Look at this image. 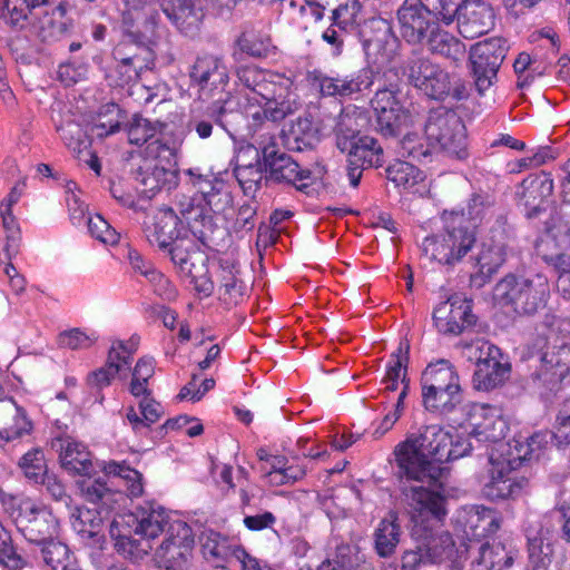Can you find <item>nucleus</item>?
<instances>
[{"instance_id":"62","label":"nucleus","mask_w":570,"mask_h":570,"mask_svg":"<svg viewBox=\"0 0 570 570\" xmlns=\"http://www.w3.org/2000/svg\"><path fill=\"white\" fill-rule=\"evenodd\" d=\"M401 155L411 157L414 160L426 158L433 153L429 142L424 145L417 134H407L401 140Z\"/></svg>"},{"instance_id":"38","label":"nucleus","mask_w":570,"mask_h":570,"mask_svg":"<svg viewBox=\"0 0 570 570\" xmlns=\"http://www.w3.org/2000/svg\"><path fill=\"white\" fill-rule=\"evenodd\" d=\"M409 354V344L401 343L397 351L392 354V358L387 365L386 374L383 380L385 389L395 391L401 385L402 390L407 394L409 381L406 379V363Z\"/></svg>"},{"instance_id":"13","label":"nucleus","mask_w":570,"mask_h":570,"mask_svg":"<svg viewBox=\"0 0 570 570\" xmlns=\"http://www.w3.org/2000/svg\"><path fill=\"white\" fill-rule=\"evenodd\" d=\"M469 361L475 362L473 386L478 391H491L501 386L509 377L510 366L502 363L499 350L484 341H476L464 347Z\"/></svg>"},{"instance_id":"49","label":"nucleus","mask_w":570,"mask_h":570,"mask_svg":"<svg viewBox=\"0 0 570 570\" xmlns=\"http://www.w3.org/2000/svg\"><path fill=\"white\" fill-rule=\"evenodd\" d=\"M42 557L51 570H66L73 561L69 548L65 543L53 540L43 543Z\"/></svg>"},{"instance_id":"15","label":"nucleus","mask_w":570,"mask_h":570,"mask_svg":"<svg viewBox=\"0 0 570 570\" xmlns=\"http://www.w3.org/2000/svg\"><path fill=\"white\" fill-rule=\"evenodd\" d=\"M371 102L377 130L383 136H396L411 126L412 117L401 105L399 92L394 88L379 89Z\"/></svg>"},{"instance_id":"19","label":"nucleus","mask_w":570,"mask_h":570,"mask_svg":"<svg viewBox=\"0 0 570 570\" xmlns=\"http://www.w3.org/2000/svg\"><path fill=\"white\" fill-rule=\"evenodd\" d=\"M490 478L484 484L483 492L489 499H512L520 495L529 484V480L521 475L515 465H509L494 453L490 454Z\"/></svg>"},{"instance_id":"50","label":"nucleus","mask_w":570,"mask_h":570,"mask_svg":"<svg viewBox=\"0 0 570 570\" xmlns=\"http://www.w3.org/2000/svg\"><path fill=\"white\" fill-rule=\"evenodd\" d=\"M168 175H170V173L165 168L146 161L145 165L140 167L137 179L144 186L142 193L151 196L163 188L167 181Z\"/></svg>"},{"instance_id":"28","label":"nucleus","mask_w":570,"mask_h":570,"mask_svg":"<svg viewBox=\"0 0 570 570\" xmlns=\"http://www.w3.org/2000/svg\"><path fill=\"white\" fill-rule=\"evenodd\" d=\"M387 178L397 187L420 197L430 194V183L422 170L407 161H396L387 167Z\"/></svg>"},{"instance_id":"8","label":"nucleus","mask_w":570,"mask_h":570,"mask_svg":"<svg viewBox=\"0 0 570 570\" xmlns=\"http://www.w3.org/2000/svg\"><path fill=\"white\" fill-rule=\"evenodd\" d=\"M365 122L366 117L356 109L352 112H342L338 121L337 147L343 153H347L348 161L352 165L380 167L384 163L383 148L373 137L362 136L357 132Z\"/></svg>"},{"instance_id":"20","label":"nucleus","mask_w":570,"mask_h":570,"mask_svg":"<svg viewBox=\"0 0 570 570\" xmlns=\"http://www.w3.org/2000/svg\"><path fill=\"white\" fill-rule=\"evenodd\" d=\"M409 80L426 96L440 99L450 92L453 76L428 59L413 60L407 69Z\"/></svg>"},{"instance_id":"64","label":"nucleus","mask_w":570,"mask_h":570,"mask_svg":"<svg viewBox=\"0 0 570 570\" xmlns=\"http://www.w3.org/2000/svg\"><path fill=\"white\" fill-rule=\"evenodd\" d=\"M360 4L356 0H346L333 10L332 19L336 27L346 30L356 22Z\"/></svg>"},{"instance_id":"60","label":"nucleus","mask_w":570,"mask_h":570,"mask_svg":"<svg viewBox=\"0 0 570 570\" xmlns=\"http://www.w3.org/2000/svg\"><path fill=\"white\" fill-rule=\"evenodd\" d=\"M0 563L11 570H21L26 560L18 554L11 546V538L8 531L0 523Z\"/></svg>"},{"instance_id":"32","label":"nucleus","mask_w":570,"mask_h":570,"mask_svg":"<svg viewBox=\"0 0 570 570\" xmlns=\"http://www.w3.org/2000/svg\"><path fill=\"white\" fill-rule=\"evenodd\" d=\"M217 209V203L212 199L183 196L179 199V210L193 233H203L200 227L212 224V214Z\"/></svg>"},{"instance_id":"54","label":"nucleus","mask_w":570,"mask_h":570,"mask_svg":"<svg viewBox=\"0 0 570 570\" xmlns=\"http://www.w3.org/2000/svg\"><path fill=\"white\" fill-rule=\"evenodd\" d=\"M161 126L147 118L135 116L128 127L130 144L142 145L151 140L160 131Z\"/></svg>"},{"instance_id":"24","label":"nucleus","mask_w":570,"mask_h":570,"mask_svg":"<svg viewBox=\"0 0 570 570\" xmlns=\"http://www.w3.org/2000/svg\"><path fill=\"white\" fill-rule=\"evenodd\" d=\"M432 20V11L421 0H404L397 10L400 32L407 42H420Z\"/></svg>"},{"instance_id":"30","label":"nucleus","mask_w":570,"mask_h":570,"mask_svg":"<svg viewBox=\"0 0 570 570\" xmlns=\"http://www.w3.org/2000/svg\"><path fill=\"white\" fill-rule=\"evenodd\" d=\"M505 245L502 239L484 240L476 256L478 271L472 275L473 282L482 285L495 274L505 261Z\"/></svg>"},{"instance_id":"43","label":"nucleus","mask_w":570,"mask_h":570,"mask_svg":"<svg viewBox=\"0 0 570 570\" xmlns=\"http://www.w3.org/2000/svg\"><path fill=\"white\" fill-rule=\"evenodd\" d=\"M73 530L82 538L98 535L104 527V518L96 509L75 508L70 513Z\"/></svg>"},{"instance_id":"9","label":"nucleus","mask_w":570,"mask_h":570,"mask_svg":"<svg viewBox=\"0 0 570 570\" xmlns=\"http://www.w3.org/2000/svg\"><path fill=\"white\" fill-rule=\"evenodd\" d=\"M463 420L460 423L462 432L456 429H451L452 432H458L465 438L466 433L470 438L476 439L479 442H493L501 441L508 432V422L503 415L502 409L497 405L488 403H468L462 406Z\"/></svg>"},{"instance_id":"7","label":"nucleus","mask_w":570,"mask_h":570,"mask_svg":"<svg viewBox=\"0 0 570 570\" xmlns=\"http://www.w3.org/2000/svg\"><path fill=\"white\" fill-rule=\"evenodd\" d=\"M550 294L548 278L507 276L494 287L493 298L501 306H511L519 314H533L542 308Z\"/></svg>"},{"instance_id":"48","label":"nucleus","mask_w":570,"mask_h":570,"mask_svg":"<svg viewBox=\"0 0 570 570\" xmlns=\"http://www.w3.org/2000/svg\"><path fill=\"white\" fill-rule=\"evenodd\" d=\"M139 409L141 417L132 406H129L127 410V420L134 429H137L139 425L149 426L157 422L161 415L160 404L149 396L142 397L139 402Z\"/></svg>"},{"instance_id":"6","label":"nucleus","mask_w":570,"mask_h":570,"mask_svg":"<svg viewBox=\"0 0 570 570\" xmlns=\"http://www.w3.org/2000/svg\"><path fill=\"white\" fill-rule=\"evenodd\" d=\"M422 399L430 411L451 413L461 402V385L454 366L448 360L431 362L422 373Z\"/></svg>"},{"instance_id":"59","label":"nucleus","mask_w":570,"mask_h":570,"mask_svg":"<svg viewBox=\"0 0 570 570\" xmlns=\"http://www.w3.org/2000/svg\"><path fill=\"white\" fill-rule=\"evenodd\" d=\"M60 136L66 146L75 154L77 158H81V153L90 146L88 138L77 124L68 122L58 128Z\"/></svg>"},{"instance_id":"18","label":"nucleus","mask_w":570,"mask_h":570,"mask_svg":"<svg viewBox=\"0 0 570 570\" xmlns=\"http://www.w3.org/2000/svg\"><path fill=\"white\" fill-rule=\"evenodd\" d=\"M540 376L548 382L562 381L570 374V337L559 336L550 330L541 346Z\"/></svg>"},{"instance_id":"52","label":"nucleus","mask_w":570,"mask_h":570,"mask_svg":"<svg viewBox=\"0 0 570 570\" xmlns=\"http://www.w3.org/2000/svg\"><path fill=\"white\" fill-rule=\"evenodd\" d=\"M125 46H119L115 50V58L118 60L117 71L120 75V83H128L138 78L140 70L145 67L144 60H141L136 53L127 56L125 53Z\"/></svg>"},{"instance_id":"58","label":"nucleus","mask_w":570,"mask_h":570,"mask_svg":"<svg viewBox=\"0 0 570 570\" xmlns=\"http://www.w3.org/2000/svg\"><path fill=\"white\" fill-rule=\"evenodd\" d=\"M20 468L24 475L36 483H39L48 474L45 455L40 449L27 452L21 458Z\"/></svg>"},{"instance_id":"57","label":"nucleus","mask_w":570,"mask_h":570,"mask_svg":"<svg viewBox=\"0 0 570 570\" xmlns=\"http://www.w3.org/2000/svg\"><path fill=\"white\" fill-rule=\"evenodd\" d=\"M8 410L10 412H14L12 422L8 424L1 431V438L7 441L14 440L17 438L22 436L23 434L30 433L32 430V423L27 417L24 411L17 406L11 400L8 402Z\"/></svg>"},{"instance_id":"41","label":"nucleus","mask_w":570,"mask_h":570,"mask_svg":"<svg viewBox=\"0 0 570 570\" xmlns=\"http://www.w3.org/2000/svg\"><path fill=\"white\" fill-rule=\"evenodd\" d=\"M522 187L524 189L523 197L525 198V204L537 210L541 209L542 202L552 195L553 180L550 175L542 173L524 179Z\"/></svg>"},{"instance_id":"1","label":"nucleus","mask_w":570,"mask_h":570,"mask_svg":"<svg viewBox=\"0 0 570 570\" xmlns=\"http://www.w3.org/2000/svg\"><path fill=\"white\" fill-rule=\"evenodd\" d=\"M245 87L242 98H228L220 107L218 122L230 135L248 136L266 121L278 122L298 108L292 78L254 66L237 70Z\"/></svg>"},{"instance_id":"11","label":"nucleus","mask_w":570,"mask_h":570,"mask_svg":"<svg viewBox=\"0 0 570 570\" xmlns=\"http://www.w3.org/2000/svg\"><path fill=\"white\" fill-rule=\"evenodd\" d=\"M195 533L185 521H176L166 530L160 544L156 548L154 558L160 568L166 570H187L193 560Z\"/></svg>"},{"instance_id":"53","label":"nucleus","mask_w":570,"mask_h":570,"mask_svg":"<svg viewBox=\"0 0 570 570\" xmlns=\"http://www.w3.org/2000/svg\"><path fill=\"white\" fill-rule=\"evenodd\" d=\"M237 45L243 52L252 57H265L268 55L272 42L266 35L256 31H246L237 40Z\"/></svg>"},{"instance_id":"63","label":"nucleus","mask_w":570,"mask_h":570,"mask_svg":"<svg viewBox=\"0 0 570 570\" xmlns=\"http://www.w3.org/2000/svg\"><path fill=\"white\" fill-rule=\"evenodd\" d=\"M76 184L67 185V206L69 209L70 219L73 225H81L87 223V219L90 215L87 214V207L85 203L80 199L79 194L76 191Z\"/></svg>"},{"instance_id":"51","label":"nucleus","mask_w":570,"mask_h":570,"mask_svg":"<svg viewBox=\"0 0 570 570\" xmlns=\"http://www.w3.org/2000/svg\"><path fill=\"white\" fill-rule=\"evenodd\" d=\"M362 82L358 77H322L320 89L326 96H350L361 90Z\"/></svg>"},{"instance_id":"45","label":"nucleus","mask_w":570,"mask_h":570,"mask_svg":"<svg viewBox=\"0 0 570 570\" xmlns=\"http://www.w3.org/2000/svg\"><path fill=\"white\" fill-rule=\"evenodd\" d=\"M528 551L534 568H546L551 562L553 549L549 531L540 529L528 533Z\"/></svg>"},{"instance_id":"31","label":"nucleus","mask_w":570,"mask_h":570,"mask_svg":"<svg viewBox=\"0 0 570 570\" xmlns=\"http://www.w3.org/2000/svg\"><path fill=\"white\" fill-rule=\"evenodd\" d=\"M259 149L248 145L236 157L235 176L245 190L255 189L263 178Z\"/></svg>"},{"instance_id":"17","label":"nucleus","mask_w":570,"mask_h":570,"mask_svg":"<svg viewBox=\"0 0 570 570\" xmlns=\"http://www.w3.org/2000/svg\"><path fill=\"white\" fill-rule=\"evenodd\" d=\"M17 523L31 542L46 543L59 532V521L47 507L24 500L19 507Z\"/></svg>"},{"instance_id":"46","label":"nucleus","mask_w":570,"mask_h":570,"mask_svg":"<svg viewBox=\"0 0 570 570\" xmlns=\"http://www.w3.org/2000/svg\"><path fill=\"white\" fill-rule=\"evenodd\" d=\"M48 0H3L1 18L11 26H22L33 9Z\"/></svg>"},{"instance_id":"61","label":"nucleus","mask_w":570,"mask_h":570,"mask_svg":"<svg viewBox=\"0 0 570 570\" xmlns=\"http://www.w3.org/2000/svg\"><path fill=\"white\" fill-rule=\"evenodd\" d=\"M6 232V244L2 253L7 259H11L18 253L20 245V228L13 215L1 217Z\"/></svg>"},{"instance_id":"29","label":"nucleus","mask_w":570,"mask_h":570,"mask_svg":"<svg viewBox=\"0 0 570 570\" xmlns=\"http://www.w3.org/2000/svg\"><path fill=\"white\" fill-rule=\"evenodd\" d=\"M164 12L176 28L186 35L195 33L204 17L197 0H170L164 7Z\"/></svg>"},{"instance_id":"26","label":"nucleus","mask_w":570,"mask_h":570,"mask_svg":"<svg viewBox=\"0 0 570 570\" xmlns=\"http://www.w3.org/2000/svg\"><path fill=\"white\" fill-rule=\"evenodd\" d=\"M493 10L488 3L471 0L459 16L458 29L464 38L473 39L488 32L493 26Z\"/></svg>"},{"instance_id":"35","label":"nucleus","mask_w":570,"mask_h":570,"mask_svg":"<svg viewBox=\"0 0 570 570\" xmlns=\"http://www.w3.org/2000/svg\"><path fill=\"white\" fill-rule=\"evenodd\" d=\"M544 443H547V435L537 433L525 440H514L508 444L507 451H502L495 458H500L503 462H509V465H515L517 470H519L524 461L539 458L540 450Z\"/></svg>"},{"instance_id":"44","label":"nucleus","mask_w":570,"mask_h":570,"mask_svg":"<svg viewBox=\"0 0 570 570\" xmlns=\"http://www.w3.org/2000/svg\"><path fill=\"white\" fill-rule=\"evenodd\" d=\"M101 469L107 475L122 479L130 498H140L144 494V480L139 471L116 461L104 462Z\"/></svg>"},{"instance_id":"12","label":"nucleus","mask_w":570,"mask_h":570,"mask_svg":"<svg viewBox=\"0 0 570 570\" xmlns=\"http://www.w3.org/2000/svg\"><path fill=\"white\" fill-rule=\"evenodd\" d=\"M424 134L426 142L433 151L463 156L465 128L455 112L446 110L431 112L425 124Z\"/></svg>"},{"instance_id":"16","label":"nucleus","mask_w":570,"mask_h":570,"mask_svg":"<svg viewBox=\"0 0 570 570\" xmlns=\"http://www.w3.org/2000/svg\"><path fill=\"white\" fill-rule=\"evenodd\" d=\"M257 141L265 165L269 168L271 178L275 181L294 185L297 189L307 186L309 170L302 169L289 156L278 153L274 135L266 132Z\"/></svg>"},{"instance_id":"37","label":"nucleus","mask_w":570,"mask_h":570,"mask_svg":"<svg viewBox=\"0 0 570 570\" xmlns=\"http://www.w3.org/2000/svg\"><path fill=\"white\" fill-rule=\"evenodd\" d=\"M283 139L289 150L303 151L318 141V129L307 117H299L284 130Z\"/></svg>"},{"instance_id":"10","label":"nucleus","mask_w":570,"mask_h":570,"mask_svg":"<svg viewBox=\"0 0 570 570\" xmlns=\"http://www.w3.org/2000/svg\"><path fill=\"white\" fill-rule=\"evenodd\" d=\"M181 518L174 511L167 510L155 502H147L138 507L135 513L129 515H119L110 523V535L115 539L127 537L129 532L120 529L122 523H132L134 533L146 540H155L161 533L171 527L173 522L180 521Z\"/></svg>"},{"instance_id":"27","label":"nucleus","mask_w":570,"mask_h":570,"mask_svg":"<svg viewBox=\"0 0 570 570\" xmlns=\"http://www.w3.org/2000/svg\"><path fill=\"white\" fill-rule=\"evenodd\" d=\"M191 78L203 90H223L228 82V70L218 57L205 56L195 62Z\"/></svg>"},{"instance_id":"23","label":"nucleus","mask_w":570,"mask_h":570,"mask_svg":"<svg viewBox=\"0 0 570 570\" xmlns=\"http://www.w3.org/2000/svg\"><path fill=\"white\" fill-rule=\"evenodd\" d=\"M433 320L439 332L460 334L465 327L474 323L471 302L462 296L454 295L434 309Z\"/></svg>"},{"instance_id":"40","label":"nucleus","mask_w":570,"mask_h":570,"mask_svg":"<svg viewBox=\"0 0 570 570\" xmlns=\"http://www.w3.org/2000/svg\"><path fill=\"white\" fill-rule=\"evenodd\" d=\"M513 560L514 552L508 551L503 544H483L473 570H504L512 566Z\"/></svg>"},{"instance_id":"3","label":"nucleus","mask_w":570,"mask_h":570,"mask_svg":"<svg viewBox=\"0 0 570 570\" xmlns=\"http://www.w3.org/2000/svg\"><path fill=\"white\" fill-rule=\"evenodd\" d=\"M170 259L195 292L204 297L216 291L225 304L235 305L246 295L240 266L233 256L209 259L194 240H181L171 249Z\"/></svg>"},{"instance_id":"42","label":"nucleus","mask_w":570,"mask_h":570,"mask_svg":"<svg viewBox=\"0 0 570 570\" xmlns=\"http://www.w3.org/2000/svg\"><path fill=\"white\" fill-rule=\"evenodd\" d=\"M199 542L204 557L217 561L233 559L232 551L243 548L238 544H229L226 538L212 529H205L200 533Z\"/></svg>"},{"instance_id":"56","label":"nucleus","mask_w":570,"mask_h":570,"mask_svg":"<svg viewBox=\"0 0 570 570\" xmlns=\"http://www.w3.org/2000/svg\"><path fill=\"white\" fill-rule=\"evenodd\" d=\"M88 232L98 242L114 246L120 239L119 233L99 214H95L87 219Z\"/></svg>"},{"instance_id":"22","label":"nucleus","mask_w":570,"mask_h":570,"mask_svg":"<svg viewBox=\"0 0 570 570\" xmlns=\"http://www.w3.org/2000/svg\"><path fill=\"white\" fill-rule=\"evenodd\" d=\"M137 345L138 342L134 338L129 341H114L108 353L106 365L89 374V384L101 389L108 386L116 375L126 373L129 368L132 355L137 350Z\"/></svg>"},{"instance_id":"21","label":"nucleus","mask_w":570,"mask_h":570,"mask_svg":"<svg viewBox=\"0 0 570 570\" xmlns=\"http://www.w3.org/2000/svg\"><path fill=\"white\" fill-rule=\"evenodd\" d=\"M181 222L170 208L157 210L145 222V234L150 245L160 249L169 248V253L181 240H193L180 236Z\"/></svg>"},{"instance_id":"47","label":"nucleus","mask_w":570,"mask_h":570,"mask_svg":"<svg viewBox=\"0 0 570 570\" xmlns=\"http://www.w3.org/2000/svg\"><path fill=\"white\" fill-rule=\"evenodd\" d=\"M35 28L43 41H53L67 31V22L62 11L55 10L40 17Z\"/></svg>"},{"instance_id":"33","label":"nucleus","mask_w":570,"mask_h":570,"mask_svg":"<svg viewBox=\"0 0 570 570\" xmlns=\"http://www.w3.org/2000/svg\"><path fill=\"white\" fill-rule=\"evenodd\" d=\"M428 50L454 65L463 61L465 57V46L456 37L439 27L433 28L426 39Z\"/></svg>"},{"instance_id":"14","label":"nucleus","mask_w":570,"mask_h":570,"mask_svg":"<svg viewBox=\"0 0 570 570\" xmlns=\"http://www.w3.org/2000/svg\"><path fill=\"white\" fill-rule=\"evenodd\" d=\"M507 51V41L502 38L485 39L472 47L470 53L472 75L480 94L492 86Z\"/></svg>"},{"instance_id":"55","label":"nucleus","mask_w":570,"mask_h":570,"mask_svg":"<svg viewBox=\"0 0 570 570\" xmlns=\"http://www.w3.org/2000/svg\"><path fill=\"white\" fill-rule=\"evenodd\" d=\"M97 340L98 335L95 331L79 327L67 330L59 335L60 345L70 350L90 348Z\"/></svg>"},{"instance_id":"5","label":"nucleus","mask_w":570,"mask_h":570,"mask_svg":"<svg viewBox=\"0 0 570 570\" xmlns=\"http://www.w3.org/2000/svg\"><path fill=\"white\" fill-rule=\"evenodd\" d=\"M443 229L422 243L423 255L441 265H454L473 247L475 233L463 213H444Z\"/></svg>"},{"instance_id":"25","label":"nucleus","mask_w":570,"mask_h":570,"mask_svg":"<svg viewBox=\"0 0 570 570\" xmlns=\"http://www.w3.org/2000/svg\"><path fill=\"white\" fill-rule=\"evenodd\" d=\"M456 522L469 540H481L495 533L500 528L499 514L480 505L462 509L458 514Z\"/></svg>"},{"instance_id":"39","label":"nucleus","mask_w":570,"mask_h":570,"mask_svg":"<svg viewBox=\"0 0 570 570\" xmlns=\"http://www.w3.org/2000/svg\"><path fill=\"white\" fill-rule=\"evenodd\" d=\"M81 497L92 503H101L112 509L122 499V493L114 491L100 480L83 479L77 482Z\"/></svg>"},{"instance_id":"4","label":"nucleus","mask_w":570,"mask_h":570,"mask_svg":"<svg viewBox=\"0 0 570 570\" xmlns=\"http://www.w3.org/2000/svg\"><path fill=\"white\" fill-rule=\"evenodd\" d=\"M411 529L410 535L426 561L439 563L453 557L454 542L446 531L436 529L446 515L445 498L438 490H428L423 485L412 487L406 493Z\"/></svg>"},{"instance_id":"36","label":"nucleus","mask_w":570,"mask_h":570,"mask_svg":"<svg viewBox=\"0 0 570 570\" xmlns=\"http://www.w3.org/2000/svg\"><path fill=\"white\" fill-rule=\"evenodd\" d=\"M402 537V529L399 518L390 513L380 521L374 531V547L376 553L382 558H389L394 554Z\"/></svg>"},{"instance_id":"2","label":"nucleus","mask_w":570,"mask_h":570,"mask_svg":"<svg viewBox=\"0 0 570 570\" xmlns=\"http://www.w3.org/2000/svg\"><path fill=\"white\" fill-rule=\"evenodd\" d=\"M472 444L456 431L432 424L417 433H410L394 449L395 463L409 479L426 482L428 490L442 493L441 479L444 473L442 463L466 456Z\"/></svg>"},{"instance_id":"34","label":"nucleus","mask_w":570,"mask_h":570,"mask_svg":"<svg viewBox=\"0 0 570 570\" xmlns=\"http://www.w3.org/2000/svg\"><path fill=\"white\" fill-rule=\"evenodd\" d=\"M59 458L62 468L69 473L90 475L94 470L91 454L81 442L65 440L60 446Z\"/></svg>"}]
</instances>
